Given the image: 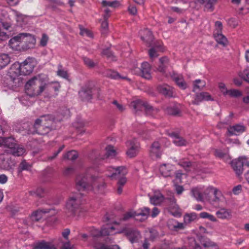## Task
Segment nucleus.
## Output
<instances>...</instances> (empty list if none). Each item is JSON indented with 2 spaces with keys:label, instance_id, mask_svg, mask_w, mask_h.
<instances>
[{
  "label": "nucleus",
  "instance_id": "obj_1",
  "mask_svg": "<svg viewBox=\"0 0 249 249\" xmlns=\"http://www.w3.org/2000/svg\"><path fill=\"white\" fill-rule=\"evenodd\" d=\"M106 154L101 157L96 150L92 151L89 156L92 165L87 168L84 174L79 175L75 180L76 189L79 191L93 192L94 193H100L105 186V183L100 182V178L98 176L92 175L93 173L101 172L98 165L101 164V160H105L107 158L114 157L117 152L112 145H107L106 148Z\"/></svg>",
  "mask_w": 249,
  "mask_h": 249
},
{
  "label": "nucleus",
  "instance_id": "obj_2",
  "mask_svg": "<svg viewBox=\"0 0 249 249\" xmlns=\"http://www.w3.org/2000/svg\"><path fill=\"white\" fill-rule=\"evenodd\" d=\"M60 115L62 116L61 118H54L52 115L47 114L42 115L36 120L33 125L34 130L33 131H30L28 133H37L40 135H44L49 132L51 130L50 124L54 120L57 121H61L63 118H67L70 117V111L67 108H63L59 113Z\"/></svg>",
  "mask_w": 249,
  "mask_h": 249
},
{
  "label": "nucleus",
  "instance_id": "obj_3",
  "mask_svg": "<svg viewBox=\"0 0 249 249\" xmlns=\"http://www.w3.org/2000/svg\"><path fill=\"white\" fill-rule=\"evenodd\" d=\"M46 85V79L38 75L31 79L26 83L25 86V92L31 97L37 96L44 90Z\"/></svg>",
  "mask_w": 249,
  "mask_h": 249
},
{
  "label": "nucleus",
  "instance_id": "obj_4",
  "mask_svg": "<svg viewBox=\"0 0 249 249\" xmlns=\"http://www.w3.org/2000/svg\"><path fill=\"white\" fill-rule=\"evenodd\" d=\"M18 43H22V48L24 50L32 49L35 47L36 39L32 34L21 33L9 40V44L12 47L19 45Z\"/></svg>",
  "mask_w": 249,
  "mask_h": 249
},
{
  "label": "nucleus",
  "instance_id": "obj_5",
  "mask_svg": "<svg viewBox=\"0 0 249 249\" xmlns=\"http://www.w3.org/2000/svg\"><path fill=\"white\" fill-rule=\"evenodd\" d=\"M109 174L107 176L112 179H118L117 183V193L121 194L123 192V186L126 182V178L125 175L127 174V171L126 168L124 166H119L116 168L109 167L107 169Z\"/></svg>",
  "mask_w": 249,
  "mask_h": 249
},
{
  "label": "nucleus",
  "instance_id": "obj_6",
  "mask_svg": "<svg viewBox=\"0 0 249 249\" xmlns=\"http://www.w3.org/2000/svg\"><path fill=\"white\" fill-rule=\"evenodd\" d=\"M82 195L81 193L72 194L66 204V214L68 217L79 216Z\"/></svg>",
  "mask_w": 249,
  "mask_h": 249
},
{
  "label": "nucleus",
  "instance_id": "obj_7",
  "mask_svg": "<svg viewBox=\"0 0 249 249\" xmlns=\"http://www.w3.org/2000/svg\"><path fill=\"white\" fill-rule=\"evenodd\" d=\"M130 106L133 108L135 111L144 110L147 115L152 117H154L159 112L158 108H154L147 103L143 102L140 100L132 102Z\"/></svg>",
  "mask_w": 249,
  "mask_h": 249
},
{
  "label": "nucleus",
  "instance_id": "obj_8",
  "mask_svg": "<svg viewBox=\"0 0 249 249\" xmlns=\"http://www.w3.org/2000/svg\"><path fill=\"white\" fill-rule=\"evenodd\" d=\"M114 231V227L107 223L106 225H104L101 230H99L93 227L90 230V232L91 235L95 237L114 234H115Z\"/></svg>",
  "mask_w": 249,
  "mask_h": 249
},
{
  "label": "nucleus",
  "instance_id": "obj_9",
  "mask_svg": "<svg viewBox=\"0 0 249 249\" xmlns=\"http://www.w3.org/2000/svg\"><path fill=\"white\" fill-rule=\"evenodd\" d=\"M114 232L115 234L124 233L131 243L137 242L141 237L139 231L135 228H125L120 231L115 230Z\"/></svg>",
  "mask_w": 249,
  "mask_h": 249
},
{
  "label": "nucleus",
  "instance_id": "obj_10",
  "mask_svg": "<svg viewBox=\"0 0 249 249\" xmlns=\"http://www.w3.org/2000/svg\"><path fill=\"white\" fill-rule=\"evenodd\" d=\"M126 146L128 149L126 154L128 157L133 158L137 155L140 149V144L135 138L127 140Z\"/></svg>",
  "mask_w": 249,
  "mask_h": 249
},
{
  "label": "nucleus",
  "instance_id": "obj_11",
  "mask_svg": "<svg viewBox=\"0 0 249 249\" xmlns=\"http://www.w3.org/2000/svg\"><path fill=\"white\" fill-rule=\"evenodd\" d=\"M208 191L207 188L205 189L203 187L198 186L191 189V194L197 201L202 202L204 201V196L208 194Z\"/></svg>",
  "mask_w": 249,
  "mask_h": 249
},
{
  "label": "nucleus",
  "instance_id": "obj_12",
  "mask_svg": "<svg viewBox=\"0 0 249 249\" xmlns=\"http://www.w3.org/2000/svg\"><path fill=\"white\" fill-rule=\"evenodd\" d=\"M20 65L21 74L24 75L30 74L33 71L35 66L34 59L30 57L27 58Z\"/></svg>",
  "mask_w": 249,
  "mask_h": 249
},
{
  "label": "nucleus",
  "instance_id": "obj_13",
  "mask_svg": "<svg viewBox=\"0 0 249 249\" xmlns=\"http://www.w3.org/2000/svg\"><path fill=\"white\" fill-rule=\"evenodd\" d=\"M14 164L7 154H0V169L4 170H10L14 166Z\"/></svg>",
  "mask_w": 249,
  "mask_h": 249
},
{
  "label": "nucleus",
  "instance_id": "obj_14",
  "mask_svg": "<svg viewBox=\"0 0 249 249\" xmlns=\"http://www.w3.org/2000/svg\"><path fill=\"white\" fill-rule=\"evenodd\" d=\"M12 25L7 12L3 8H0V27L8 30Z\"/></svg>",
  "mask_w": 249,
  "mask_h": 249
},
{
  "label": "nucleus",
  "instance_id": "obj_15",
  "mask_svg": "<svg viewBox=\"0 0 249 249\" xmlns=\"http://www.w3.org/2000/svg\"><path fill=\"white\" fill-rule=\"evenodd\" d=\"M91 85L90 82L88 83L83 87L81 90L79 91V94L83 100H89L92 98L94 89H92Z\"/></svg>",
  "mask_w": 249,
  "mask_h": 249
},
{
  "label": "nucleus",
  "instance_id": "obj_16",
  "mask_svg": "<svg viewBox=\"0 0 249 249\" xmlns=\"http://www.w3.org/2000/svg\"><path fill=\"white\" fill-rule=\"evenodd\" d=\"M52 211L53 212L52 214H54L57 213L53 208L38 209L32 213L30 218L33 221H38L42 218L43 214L50 213Z\"/></svg>",
  "mask_w": 249,
  "mask_h": 249
},
{
  "label": "nucleus",
  "instance_id": "obj_17",
  "mask_svg": "<svg viewBox=\"0 0 249 249\" xmlns=\"http://www.w3.org/2000/svg\"><path fill=\"white\" fill-rule=\"evenodd\" d=\"M207 190H209L208 193L211 191L213 192L214 198L211 201L212 204L214 205L215 203H219L225 201L224 196L218 189L212 186H209L207 188Z\"/></svg>",
  "mask_w": 249,
  "mask_h": 249
},
{
  "label": "nucleus",
  "instance_id": "obj_18",
  "mask_svg": "<svg viewBox=\"0 0 249 249\" xmlns=\"http://www.w3.org/2000/svg\"><path fill=\"white\" fill-rule=\"evenodd\" d=\"M246 130V127L242 124L231 125L227 128V132L230 136L239 135Z\"/></svg>",
  "mask_w": 249,
  "mask_h": 249
},
{
  "label": "nucleus",
  "instance_id": "obj_19",
  "mask_svg": "<svg viewBox=\"0 0 249 249\" xmlns=\"http://www.w3.org/2000/svg\"><path fill=\"white\" fill-rule=\"evenodd\" d=\"M20 74H22L20 63L16 62L11 66L8 71V75L11 80L14 81Z\"/></svg>",
  "mask_w": 249,
  "mask_h": 249
},
{
  "label": "nucleus",
  "instance_id": "obj_20",
  "mask_svg": "<svg viewBox=\"0 0 249 249\" xmlns=\"http://www.w3.org/2000/svg\"><path fill=\"white\" fill-rule=\"evenodd\" d=\"M162 154L160 146L158 142H154L151 145L150 155L153 159H160Z\"/></svg>",
  "mask_w": 249,
  "mask_h": 249
},
{
  "label": "nucleus",
  "instance_id": "obj_21",
  "mask_svg": "<svg viewBox=\"0 0 249 249\" xmlns=\"http://www.w3.org/2000/svg\"><path fill=\"white\" fill-rule=\"evenodd\" d=\"M150 215V209L143 207L135 212V219L139 221L145 220Z\"/></svg>",
  "mask_w": 249,
  "mask_h": 249
},
{
  "label": "nucleus",
  "instance_id": "obj_22",
  "mask_svg": "<svg viewBox=\"0 0 249 249\" xmlns=\"http://www.w3.org/2000/svg\"><path fill=\"white\" fill-rule=\"evenodd\" d=\"M150 215V209L143 207L135 212V219L139 221L145 220Z\"/></svg>",
  "mask_w": 249,
  "mask_h": 249
},
{
  "label": "nucleus",
  "instance_id": "obj_23",
  "mask_svg": "<svg viewBox=\"0 0 249 249\" xmlns=\"http://www.w3.org/2000/svg\"><path fill=\"white\" fill-rule=\"evenodd\" d=\"M174 167L170 164H163L160 166L159 171L164 177H170L172 175Z\"/></svg>",
  "mask_w": 249,
  "mask_h": 249
},
{
  "label": "nucleus",
  "instance_id": "obj_24",
  "mask_svg": "<svg viewBox=\"0 0 249 249\" xmlns=\"http://www.w3.org/2000/svg\"><path fill=\"white\" fill-rule=\"evenodd\" d=\"M231 164L233 169L238 176H240L242 174L244 166L240 157L237 160H233L231 162Z\"/></svg>",
  "mask_w": 249,
  "mask_h": 249
},
{
  "label": "nucleus",
  "instance_id": "obj_25",
  "mask_svg": "<svg viewBox=\"0 0 249 249\" xmlns=\"http://www.w3.org/2000/svg\"><path fill=\"white\" fill-rule=\"evenodd\" d=\"M33 249H56L52 243L44 240L37 242L33 245Z\"/></svg>",
  "mask_w": 249,
  "mask_h": 249
},
{
  "label": "nucleus",
  "instance_id": "obj_26",
  "mask_svg": "<svg viewBox=\"0 0 249 249\" xmlns=\"http://www.w3.org/2000/svg\"><path fill=\"white\" fill-rule=\"evenodd\" d=\"M216 215L221 219H229L231 217V212L225 208H220L216 212Z\"/></svg>",
  "mask_w": 249,
  "mask_h": 249
},
{
  "label": "nucleus",
  "instance_id": "obj_27",
  "mask_svg": "<svg viewBox=\"0 0 249 249\" xmlns=\"http://www.w3.org/2000/svg\"><path fill=\"white\" fill-rule=\"evenodd\" d=\"M10 152L14 156L19 157L25 154L26 150L23 146L15 143L10 150Z\"/></svg>",
  "mask_w": 249,
  "mask_h": 249
},
{
  "label": "nucleus",
  "instance_id": "obj_28",
  "mask_svg": "<svg viewBox=\"0 0 249 249\" xmlns=\"http://www.w3.org/2000/svg\"><path fill=\"white\" fill-rule=\"evenodd\" d=\"M164 199V197L160 192H155L154 195L150 197V203L154 205H158L161 203Z\"/></svg>",
  "mask_w": 249,
  "mask_h": 249
},
{
  "label": "nucleus",
  "instance_id": "obj_29",
  "mask_svg": "<svg viewBox=\"0 0 249 249\" xmlns=\"http://www.w3.org/2000/svg\"><path fill=\"white\" fill-rule=\"evenodd\" d=\"M169 135L173 139V142L176 145L181 146L186 145L187 141L180 136L178 134L172 132Z\"/></svg>",
  "mask_w": 249,
  "mask_h": 249
},
{
  "label": "nucleus",
  "instance_id": "obj_30",
  "mask_svg": "<svg viewBox=\"0 0 249 249\" xmlns=\"http://www.w3.org/2000/svg\"><path fill=\"white\" fill-rule=\"evenodd\" d=\"M15 140L12 137H0V147L4 146L9 148L10 150L15 145Z\"/></svg>",
  "mask_w": 249,
  "mask_h": 249
},
{
  "label": "nucleus",
  "instance_id": "obj_31",
  "mask_svg": "<svg viewBox=\"0 0 249 249\" xmlns=\"http://www.w3.org/2000/svg\"><path fill=\"white\" fill-rule=\"evenodd\" d=\"M201 245L206 249H219L218 245L209 239L201 237L200 238Z\"/></svg>",
  "mask_w": 249,
  "mask_h": 249
},
{
  "label": "nucleus",
  "instance_id": "obj_32",
  "mask_svg": "<svg viewBox=\"0 0 249 249\" xmlns=\"http://www.w3.org/2000/svg\"><path fill=\"white\" fill-rule=\"evenodd\" d=\"M141 71L142 76L143 78L147 79L151 78V68L150 64L148 62H145L142 64Z\"/></svg>",
  "mask_w": 249,
  "mask_h": 249
},
{
  "label": "nucleus",
  "instance_id": "obj_33",
  "mask_svg": "<svg viewBox=\"0 0 249 249\" xmlns=\"http://www.w3.org/2000/svg\"><path fill=\"white\" fill-rule=\"evenodd\" d=\"M213 37L217 44L226 47L228 44V41L227 37L221 33L217 32L213 35Z\"/></svg>",
  "mask_w": 249,
  "mask_h": 249
},
{
  "label": "nucleus",
  "instance_id": "obj_34",
  "mask_svg": "<svg viewBox=\"0 0 249 249\" xmlns=\"http://www.w3.org/2000/svg\"><path fill=\"white\" fill-rule=\"evenodd\" d=\"M185 226L184 222L183 223H180L174 219L171 220L168 224L169 228L174 231L183 230L185 228Z\"/></svg>",
  "mask_w": 249,
  "mask_h": 249
},
{
  "label": "nucleus",
  "instance_id": "obj_35",
  "mask_svg": "<svg viewBox=\"0 0 249 249\" xmlns=\"http://www.w3.org/2000/svg\"><path fill=\"white\" fill-rule=\"evenodd\" d=\"M158 90L160 93L167 97H171L173 96V88L167 85L159 86Z\"/></svg>",
  "mask_w": 249,
  "mask_h": 249
},
{
  "label": "nucleus",
  "instance_id": "obj_36",
  "mask_svg": "<svg viewBox=\"0 0 249 249\" xmlns=\"http://www.w3.org/2000/svg\"><path fill=\"white\" fill-rule=\"evenodd\" d=\"M172 78L176 82L177 85L181 89H184L187 87L186 83L185 82L182 75H178L177 74H174L172 76Z\"/></svg>",
  "mask_w": 249,
  "mask_h": 249
},
{
  "label": "nucleus",
  "instance_id": "obj_37",
  "mask_svg": "<svg viewBox=\"0 0 249 249\" xmlns=\"http://www.w3.org/2000/svg\"><path fill=\"white\" fill-rule=\"evenodd\" d=\"M160 65L158 68V70L164 73L165 72V69L169 63V59L167 57L164 56L160 59Z\"/></svg>",
  "mask_w": 249,
  "mask_h": 249
},
{
  "label": "nucleus",
  "instance_id": "obj_38",
  "mask_svg": "<svg viewBox=\"0 0 249 249\" xmlns=\"http://www.w3.org/2000/svg\"><path fill=\"white\" fill-rule=\"evenodd\" d=\"M206 86V82L200 79H196L193 82V91L196 92L197 90H202Z\"/></svg>",
  "mask_w": 249,
  "mask_h": 249
},
{
  "label": "nucleus",
  "instance_id": "obj_39",
  "mask_svg": "<svg viewBox=\"0 0 249 249\" xmlns=\"http://www.w3.org/2000/svg\"><path fill=\"white\" fill-rule=\"evenodd\" d=\"M12 11L16 17V20L21 25L26 23L27 18L26 16L21 14L15 10H13Z\"/></svg>",
  "mask_w": 249,
  "mask_h": 249
},
{
  "label": "nucleus",
  "instance_id": "obj_40",
  "mask_svg": "<svg viewBox=\"0 0 249 249\" xmlns=\"http://www.w3.org/2000/svg\"><path fill=\"white\" fill-rule=\"evenodd\" d=\"M197 218V214L195 213H186L183 217V222L185 225L195 221Z\"/></svg>",
  "mask_w": 249,
  "mask_h": 249
},
{
  "label": "nucleus",
  "instance_id": "obj_41",
  "mask_svg": "<svg viewBox=\"0 0 249 249\" xmlns=\"http://www.w3.org/2000/svg\"><path fill=\"white\" fill-rule=\"evenodd\" d=\"M10 59L6 54L0 55V70L6 66L10 62Z\"/></svg>",
  "mask_w": 249,
  "mask_h": 249
},
{
  "label": "nucleus",
  "instance_id": "obj_42",
  "mask_svg": "<svg viewBox=\"0 0 249 249\" xmlns=\"http://www.w3.org/2000/svg\"><path fill=\"white\" fill-rule=\"evenodd\" d=\"M95 249H120L118 245H113L112 246H107L99 243H95L93 245Z\"/></svg>",
  "mask_w": 249,
  "mask_h": 249
},
{
  "label": "nucleus",
  "instance_id": "obj_43",
  "mask_svg": "<svg viewBox=\"0 0 249 249\" xmlns=\"http://www.w3.org/2000/svg\"><path fill=\"white\" fill-rule=\"evenodd\" d=\"M57 75L63 78L68 79L69 78V74L67 71L63 69L62 65L59 64L58 66V70L57 71Z\"/></svg>",
  "mask_w": 249,
  "mask_h": 249
},
{
  "label": "nucleus",
  "instance_id": "obj_44",
  "mask_svg": "<svg viewBox=\"0 0 249 249\" xmlns=\"http://www.w3.org/2000/svg\"><path fill=\"white\" fill-rule=\"evenodd\" d=\"M78 157V153L75 150H71L69 151L64 155V159H67L71 160H76Z\"/></svg>",
  "mask_w": 249,
  "mask_h": 249
},
{
  "label": "nucleus",
  "instance_id": "obj_45",
  "mask_svg": "<svg viewBox=\"0 0 249 249\" xmlns=\"http://www.w3.org/2000/svg\"><path fill=\"white\" fill-rule=\"evenodd\" d=\"M239 76L246 82L249 83V67L239 72Z\"/></svg>",
  "mask_w": 249,
  "mask_h": 249
},
{
  "label": "nucleus",
  "instance_id": "obj_46",
  "mask_svg": "<svg viewBox=\"0 0 249 249\" xmlns=\"http://www.w3.org/2000/svg\"><path fill=\"white\" fill-rule=\"evenodd\" d=\"M49 40V36L46 34L43 33L39 40V46L42 47L46 46Z\"/></svg>",
  "mask_w": 249,
  "mask_h": 249
},
{
  "label": "nucleus",
  "instance_id": "obj_47",
  "mask_svg": "<svg viewBox=\"0 0 249 249\" xmlns=\"http://www.w3.org/2000/svg\"><path fill=\"white\" fill-rule=\"evenodd\" d=\"M216 1L217 0H206L204 5L205 10L210 12L213 11L214 9V5Z\"/></svg>",
  "mask_w": 249,
  "mask_h": 249
},
{
  "label": "nucleus",
  "instance_id": "obj_48",
  "mask_svg": "<svg viewBox=\"0 0 249 249\" xmlns=\"http://www.w3.org/2000/svg\"><path fill=\"white\" fill-rule=\"evenodd\" d=\"M171 196L167 198V199L169 201V202L170 203V208L171 209L177 210L178 209V206L176 203V199H175L173 193H171Z\"/></svg>",
  "mask_w": 249,
  "mask_h": 249
},
{
  "label": "nucleus",
  "instance_id": "obj_49",
  "mask_svg": "<svg viewBox=\"0 0 249 249\" xmlns=\"http://www.w3.org/2000/svg\"><path fill=\"white\" fill-rule=\"evenodd\" d=\"M32 166V164L27 162L26 160H23L20 163L19 171H22L23 170H29L31 169Z\"/></svg>",
  "mask_w": 249,
  "mask_h": 249
},
{
  "label": "nucleus",
  "instance_id": "obj_50",
  "mask_svg": "<svg viewBox=\"0 0 249 249\" xmlns=\"http://www.w3.org/2000/svg\"><path fill=\"white\" fill-rule=\"evenodd\" d=\"M214 155L215 157L224 160H228L229 158V155L226 153L223 152L221 150H215L214 151Z\"/></svg>",
  "mask_w": 249,
  "mask_h": 249
},
{
  "label": "nucleus",
  "instance_id": "obj_51",
  "mask_svg": "<svg viewBox=\"0 0 249 249\" xmlns=\"http://www.w3.org/2000/svg\"><path fill=\"white\" fill-rule=\"evenodd\" d=\"M141 38L147 42L149 45L153 44L154 37L152 32H147L145 36H142Z\"/></svg>",
  "mask_w": 249,
  "mask_h": 249
},
{
  "label": "nucleus",
  "instance_id": "obj_52",
  "mask_svg": "<svg viewBox=\"0 0 249 249\" xmlns=\"http://www.w3.org/2000/svg\"><path fill=\"white\" fill-rule=\"evenodd\" d=\"M230 97L234 98H238L242 96V92L238 90L235 89H230L228 94Z\"/></svg>",
  "mask_w": 249,
  "mask_h": 249
},
{
  "label": "nucleus",
  "instance_id": "obj_53",
  "mask_svg": "<svg viewBox=\"0 0 249 249\" xmlns=\"http://www.w3.org/2000/svg\"><path fill=\"white\" fill-rule=\"evenodd\" d=\"M133 217L135 218V211H129L124 214L123 218L120 220L126 221Z\"/></svg>",
  "mask_w": 249,
  "mask_h": 249
},
{
  "label": "nucleus",
  "instance_id": "obj_54",
  "mask_svg": "<svg viewBox=\"0 0 249 249\" xmlns=\"http://www.w3.org/2000/svg\"><path fill=\"white\" fill-rule=\"evenodd\" d=\"M107 76L108 77L115 79L124 78V77H121L117 72L111 70H109L107 71Z\"/></svg>",
  "mask_w": 249,
  "mask_h": 249
},
{
  "label": "nucleus",
  "instance_id": "obj_55",
  "mask_svg": "<svg viewBox=\"0 0 249 249\" xmlns=\"http://www.w3.org/2000/svg\"><path fill=\"white\" fill-rule=\"evenodd\" d=\"M203 101L202 98V95L201 92L196 93L194 97V100L192 101V103L193 105H198Z\"/></svg>",
  "mask_w": 249,
  "mask_h": 249
},
{
  "label": "nucleus",
  "instance_id": "obj_56",
  "mask_svg": "<svg viewBox=\"0 0 249 249\" xmlns=\"http://www.w3.org/2000/svg\"><path fill=\"white\" fill-rule=\"evenodd\" d=\"M102 4L103 6H110L112 7H116L119 5V2L116 1H108L107 0H103Z\"/></svg>",
  "mask_w": 249,
  "mask_h": 249
},
{
  "label": "nucleus",
  "instance_id": "obj_57",
  "mask_svg": "<svg viewBox=\"0 0 249 249\" xmlns=\"http://www.w3.org/2000/svg\"><path fill=\"white\" fill-rule=\"evenodd\" d=\"M85 64L89 68H93L95 66V63L89 58L84 57L83 58Z\"/></svg>",
  "mask_w": 249,
  "mask_h": 249
},
{
  "label": "nucleus",
  "instance_id": "obj_58",
  "mask_svg": "<svg viewBox=\"0 0 249 249\" xmlns=\"http://www.w3.org/2000/svg\"><path fill=\"white\" fill-rule=\"evenodd\" d=\"M178 164L179 165L184 168L186 170H187V168L191 165V163L190 161L184 160H179Z\"/></svg>",
  "mask_w": 249,
  "mask_h": 249
},
{
  "label": "nucleus",
  "instance_id": "obj_59",
  "mask_svg": "<svg viewBox=\"0 0 249 249\" xmlns=\"http://www.w3.org/2000/svg\"><path fill=\"white\" fill-rule=\"evenodd\" d=\"M148 54L151 59L157 57L158 56L157 51L155 48H151L148 51Z\"/></svg>",
  "mask_w": 249,
  "mask_h": 249
},
{
  "label": "nucleus",
  "instance_id": "obj_60",
  "mask_svg": "<svg viewBox=\"0 0 249 249\" xmlns=\"http://www.w3.org/2000/svg\"><path fill=\"white\" fill-rule=\"evenodd\" d=\"M219 88L220 91L224 95H228L229 90H228L226 88V86L224 83H220L219 84Z\"/></svg>",
  "mask_w": 249,
  "mask_h": 249
},
{
  "label": "nucleus",
  "instance_id": "obj_61",
  "mask_svg": "<svg viewBox=\"0 0 249 249\" xmlns=\"http://www.w3.org/2000/svg\"><path fill=\"white\" fill-rule=\"evenodd\" d=\"M203 101H213V99L211 95L207 92H201Z\"/></svg>",
  "mask_w": 249,
  "mask_h": 249
},
{
  "label": "nucleus",
  "instance_id": "obj_62",
  "mask_svg": "<svg viewBox=\"0 0 249 249\" xmlns=\"http://www.w3.org/2000/svg\"><path fill=\"white\" fill-rule=\"evenodd\" d=\"M175 190L178 195H181L184 191V189L182 186L175 184Z\"/></svg>",
  "mask_w": 249,
  "mask_h": 249
},
{
  "label": "nucleus",
  "instance_id": "obj_63",
  "mask_svg": "<svg viewBox=\"0 0 249 249\" xmlns=\"http://www.w3.org/2000/svg\"><path fill=\"white\" fill-rule=\"evenodd\" d=\"M128 11L130 14L134 16L136 15L138 13L137 8L133 5H130L128 8Z\"/></svg>",
  "mask_w": 249,
  "mask_h": 249
},
{
  "label": "nucleus",
  "instance_id": "obj_64",
  "mask_svg": "<svg viewBox=\"0 0 249 249\" xmlns=\"http://www.w3.org/2000/svg\"><path fill=\"white\" fill-rule=\"evenodd\" d=\"M214 27L216 31H221L223 30V25L221 21H216L214 23Z\"/></svg>",
  "mask_w": 249,
  "mask_h": 249
}]
</instances>
